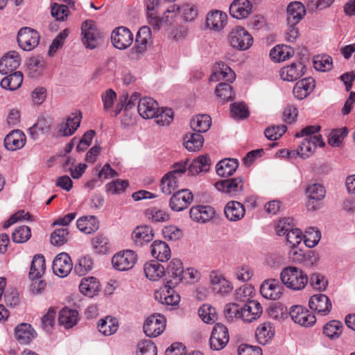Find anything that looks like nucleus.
Masks as SVG:
<instances>
[{
  "label": "nucleus",
  "mask_w": 355,
  "mask_h": 355,
  "mask_svg": "<svg viewBox=\"0 0 355 355\" xmlns=\"http://www.w3.org/2000/svg\"><path fill=\"white\" fill-rule=\"evenodd\" d=\"M263 309L256 300H250L243 305L237 303L227 304L224 309L225 318L229 322L241 319L245 322H252L259 318Z\"/></svg>",
  "instance_id": "1"
},
{
  "label": "nucleus",
  "mask_w": 355,
  "mask_h": 355,
  "mask_svg": "<svg viewBox=\"0 0 355 355\" xmlns=\"http://www.w3.org/2000/svg\"><path fill=\"white\" fill-rule=\"evenodd\" d=\"M306 15L304 6L300 1L291 2L286 9L287 31L286 38L293 42L300 35L297 25Z\"/></svg>",
  "instance_id": "2"
},
{
  "label": "nucleus",
  "mask_w": 355,
  "mask_h": 355,
  "mask_svg": "<svg viewBox=\"0 0 355 355\" xmlns=\"http://www.w3.org/2000/svg\"><path fill=\"white\" fill-rule=\"evenodd\" d=\"M282 282L293 291H301L308 284V276L302 270L295 266L284 268L280 274Z\"/></svg>",
  "instance_id": "3"
},
{
  "label": "nucleus",
  "mask_w": 355,
  "mask_h": 355,
  "mask_svg": "<svg viewBox=\"0 0 355 355\" xmlns=\"http://www.w3.org/2000/svg\"><path fill=\"white\" fill-rule=\"evenodd\" d=\"M161 0H145L146 17L148 24L157 31L159 30L164 25L168 24V15L167 14L170 12H167L166 10L162 17H159L157 12Z\"/></svg>",
  "instance_id": "4"
},
{
  "label": "nucleus",
  "mask_w": 355,
  "mask_h": 355,
  "mask_svg": "<svg viewBox=\"0 0 355 355\" xmlns=\"http://www.w3.org/2000/svg\"><path fill=\"white\" fill-rule=\"evenodd\" d=\"M229 42L230 45L238 50L248 49L253 43L252 35L243 27H235L229 33Z\"/></svg>",
  "instance_id": "5"
},
{
  "label": "nucleus",
  "mask_w": 355,
  "mask_h": 355,
  "mask_svg": "<svg viewBox=\"0 0 355 355\" xmlns=\"http://www.w3.org/2000/svg\"><path fill=\"white\" fill-rule=\"evenodd\" d=\"M40 38L37 31L29 27H23L18 31L17 40L22 50L29 51L37 46Z\"/></svg>",
  "instance_id": "6"
},
{
  "label": "nucleus",
  "mask_w": 355,
  "mask_h": 355,
  "mask_svg": "<svg viewBox=\"0 0 355 355\" xmlns=\"http://www.w3.org/2000/svg\"><path fill=\"white\" fill-rule=\"evenodd\" d=\"M289 260L295 263L303 264L305 267H312L315 265L318 257L315 252L311 250L306 252L301 248L294 246L291 248L288 253Z\"/></svg>",
  "instance_id": "7"
},
{
  "label": "nucleus",
  "mask_w": 355,
  "mask_h": 355,
  "mask_svg": "<svg viewBox=\"0 0 355 355\" xmlns=\"http://www.w3.org/2000/svg\"><path fill=\"white\" fill-rule=\"evenodd\" d=\"M143 328L148 337H157L166 328V318L159 313L151 315L146 320Z\"/></svg>",
  "instance_id": "8"
},
{
  "label": "nucleus",
  "mask_w": 355,
  "mask_h": 355,
  "mask_svg": "<svg viewBox=\"0 0 355 355\" xmlns=\"http://www.w3.org/2000/svg\"><path fill=\"white\" fill-rule=\"evenodd\" d=\"M230 340L227 328L221 323H216L209 338V345L211 349L219 351L223 349Z\"/></svg>",
  "instance_id": "9"
},
{
  "label": "nucleus",
  "mask_w": 355,
  "mask_h": 355,
  "mask_svg": "<svg viewBox=\"0 0 355 355\" xmlns=\"http://www.w3.org/2000/svg\"><path fill=\"white\" fill-rule=\"evenodd\" d=\"M289 314L295 323L304 327L313 326L316 321L315 315L300 305L291 306Z\"/></svg>",
  "instance_id": "10"
},
{
  "label": "nucleus",
  "mask_w": 355,
  "mask_h": 355,
  "mask_svg": "<svg viewBox=\"0 0 355 355\" xmlns=\"http://www.w3.org/2000/svg\"><path fill=\"white\" fill-rule=\"evenodd\" d=\"M81 30L82 41L85 47L89 49L96 48L100 34L96 23L92 20H86L82 24Z\"/></svg>",
  "instance_id": "11"
},
{
  "label": "nucleus",
  "mask_w": 355,
  "mask_h": 355,
  "mask_svg": "<svg viewBox=\"0 0 355 355\" xmlns=\"http://www.w3.org/2000/svg\"><path fill=\"white\" fill-rule=\"evenodd\" d=\"M137 260V256L132 250H125L116 254L112 259L114 268L120 271L131 269Z\"/></svg>",
  "instance_id": "12"
},
{
  "label": "nucleus",
  "mask_w": 355,
  "mask_h": 355,
  "mask_svg": "<svg viewBox=\"0 0 355 355\" xmlns=\"http://www.w3.org/2000/svg\"><path fill=\"white\" fill-rule=\"evenodd\" d=\"M133 38L134 36L131 31L124 26L115 28L111 36L113 46L120 50L128 48L132 44Z\"/></svg>",
  "instance_id": "13"
},
{
  "label": "nucleus",
  "mask_w": 355,
  "mask_h": 355,
  "mask_svg": "<svg viewBox=\"0 0 355 355\" xmlns=\"http://www.w3.org/2000/svg\"><path fill=\"white\" fill-rule=\"evenodd\" d=\"M306 193L308 197L306 208L309 211H314L320 207V202L324 198L326 191L322 185L313 184L306 188Z\"/></svg>",
  "instance_id": "14"
},
{
  "label": "nucleus",
  "mask_w": 355,
  "mask_h": 355,
  "mask_svg": "<svg viewBox=\"0 0 355 355\" xmlns=\"http://www.w3.org/2000/svg\"><path fill=\"white\" fill-rule=\"evenodd\" d=\"M215 187L220 191L235 197L241 193L243 189V179L241 177L219 180L215 183Z\"/></svg>",
  "instance_id": "15"
},
{
  "label": "nucleus",
  "mask_w": 355,
  "mask_h": 355,
  "mask_svg": "<svg viewBox=\"0 0 355 355\" xmlns=\"http://www.w3.org/2000/svg\"><path fill=\"white\" fill-rule=\"evenodd\" d=\"M193 198V194L189 190L180 189L171 196L169 207L174 211H181L190 205Z\"/></svg>",
  "instance_id": "16"
},
{
  "label": "nucleus",
  "mask_w": 355,
  "mask_h": 355,
  "mask_svg": "<svg viewBox=\"0 0 355 355\" xmlns=\"http://www.w3.org/2000/svg\"><path fill=\"white\" fill-rule=\"evenodd\" d=\"M73 268V263L69 255L66 252L58 254L53 261L52 269L55 275L64 277L69 275Z\"/></svg>",
  "instance_id": "17"
},
{
  "label": "nucleus",
  "mask_w": 355,
  "mask_h": 355,
  "mask_svg": "<svg viewBox=\"0 0 355 355\" xmlns=\"http://www.w3.org/2000/svg\"><path fill=\"white\" fill-rule=\"evenodd\" d=\"M283 290V286L275 279L266 280L260 287V293L262 296L266 299L272 300L279 299Z\"/></svg>",
  "instance_id": "18"
},
{
  "label": "nucleus",
  "mask_w": 355,
  "mask_h": 355,
  "mask_svg": "<svg viewBox=\"0 0 355 355\" xmlns=\"http://www.w3.org/2000/svg\"><path fill=\"white\" fill-rule=\"evenodd\" d=\"M311 309L317 311L322 315H327L332 308L330 299L324 294H315L311 296L309 301Z\"/></svg>",
  "instance_id": "19"
},
{
  "label": "nucleus",
  "mask_w": 355,
  "mask_h": 355,
  "mask_svg": "<svg viewBox=\"0 0 355 355\" xmlns=\"http://www.w3.org/2000/svg\"><path fill=\"white\" fill-rule=\"evenodd\" d=\"M229 10L232 17L243 19L247 18L252 12V4L250 0H234Z\"/></svg>",
  "instance_id": "20"
},
{
  "label": "nucleus",
  "mask_w": 355,
  "mask_h": 355,
  "mask_svg": "<svg viewBox=\"0 0 355 355\" xmlns=\"http://www.w3.org/2000/svg\"><path fill=\"white\" fill-rule=\"evenodd\" d=\"M165 272L168 275V281L166 284H171V286H176L184 279V268L182 261L178 259H172Z\"/></svg>",
  "instance_id": "21"
},
{
  "label": "nucleus",
  "mask_w": 355,
  "mask_h": 355,
  "mask_svg": "<svg viewBox=\"0 0 355 355\" xmlns=\"http://www.w3.org/2000/svg\"><path fill=\"white\" fill-rule=\"evenodd\" d=\"M137 110L142 118L146 119H153L159 112V105L153 98L144 97L139 99Z\"/></svg>",
  "instance_id": "22"
},
{
  "label": "nucleus",
  "mask_w": 355,
  "mask_h": 355,
  "mask_svg": "<svg viewBox=\"0 0 355 355\" xmlns=\"http://www.w3.org/2000/svg\"><path fill=\"white\" fill-rule=\"evenodd\" d=\"M151 30L148 26L141 27L136 35L135 44L132 51L137 54H142L147 50L148 45L151 42Z\"/></svg>",
  "instance_id": "23"
},
{
  "label": "nucleus",
  "mask_w": 355,
  "mask_h": 355,
  "mask_svg": "<svg viewBox=\"0 0 355 355\" xmlns=\"http://www.w3.org/2000/svg\"><path fill=\"white\" fill-rule=\"evenodd\" d=\"M21 58L16 51H11L0 60V73L3 75L15 72L19 67Z\"/></svg>",
  "instance_id": "24"
},
{
  "label": "nucleus",
  "mask_w": 355,
  "mask_h": 355,
  "mask_svg": "<svg viewBox=\"0 0 355 355\" xmlns=\"http://www.w3.org/2000/svg\"><path fill=\"white\" fill-rule=\"evenodd\" d=\"M305 66L300 62H293L291 65L282 67L279 75L282 80L293 82L304 73Z\"/></svg>",
  "instance_id": "25"
},
{
  "label": "nucleus",
  "mask_w": 355,
  "mask_h": 355,
  "mask_svg": "<svg viewBox=\"0 0 355 355\" xmlns=\"http://www.w3.org/2000/svg\"><path fill=\"white\" fill-rule=\"evenodd\" d=\"M191 218L198 223H206L214 218V209L208 205H197L191 208L189 211Z\"/></svg>",
  "instance_id": "26"
},
{
  "label": "nucleus",
  "mask_w": 355,
  "mask_h": 355,
  "mask_svg": "<svg viewBox=\"0 0 355 355\" xmlns=\"http://www.w3.org/2000/svg\"><path fill=\"white\" fill-rule=\"evenodd\" d=\"M154 237L153 228L148 225L138 226L132 234L135 245L141 247L148 243Z\"/></svg>",
  "instance_id": "27"
},
{
  "label": "nucleus",
  "mask_w": 355,
  "mask_h": 355,
  "mask_svg": "<svg viewBox=\"0 0 355 355\" xmlns=\"http://www.w3.org/2000/svg\"><path fill=\"white\" fill-rule=\"evenodd\" d=\"M26 136L19 130H15L10 132L4 139V146L8 150L20 149L25 145Z\"/></svg>",
  "instance_id": "28"
},
{
  "label": "nucleus",
  "mask_w": 355,
  "mask_h": 355,
  "mask_svg": "<svg viewBox=\"0 0 355 355\" xmlns=\"http://www.w3.org/2000/svg\"><path fill=\"white\" fill-rule=\"evenodd\" d=\"M315 87V80L311 78H306L297 82L293 87L294 96L302 100L309 96Z\"/></svg>",
  "instance_id": "29"
},
{
  "label": "nucleus",
  "mask_w": 355,
  "mask_h": 355,
  "mask_svg": "<svg viewBox=\"0 0 355 355\" xmlns=\"http://www.w3.org/2000/svg\"><path fill=\"white\" fill-rule=\"evenodd\" d=\"M15 335L17 340L20 344L28 345L36 336L37 334L31 324L21 323L15 327Z\"/></svg>",
  "instance_id": "30"
},
{
  "label": "nucleus",
  "mask_w": 355,
  "mask_h": 355,
  "mask_svg": "<svg viewBox=\"0 0 355 355\" xmlns=\"http://www.w3.org/2000/svg\"><path fill=\"white\" fill-rule=\"evenodd\" d=\"M81 118L80 112L79 114L72 113L67 116L65 121L60 124V133L64 137L72 135L79 127Z\"/></svg>",
  "instance_id": "31"
},
{
  "label": "nucleus",
  "mask_w": 355,
  "mask_h": 355,
  "mask_svg": "<svg viewBox=\"0 0 355 355\" xmlns=\"http://www.w3.org/2000/svg\"><path fill=\"white\" fill-rule=\"evenodd\" d=\"M224 212L226 218L230 221H238L245 214V209L243 204L238 201H230L225 207Z\"/></svg>",
  "instance_id": "32"
},
{
  "label": "nucleus",
  "mask_w": 355,
  "mask_h": 355,
  "mask_svg": "<svg viewBox=\"0 0 355 355\" xmlns=\"http://www.w3.org/2000/svg\"><path fill=\"white\" fill-rule=\"evenodd\" d=\"M175 286L166 284V291L162 293H155V299L160 303L168 306H176L180 300V295L173 289Z\"/></svg>",
  "instance_id": "33"
},
{
  "label": "nucleus",
  "mask_w": 355,
  "mask_h": 355,
  "mask_svg": "<svg viewBox=\"0 0 355 355\" xmlns=\"http://www.w3.org/2000/svg\"><path fill=\"white\" fill-rule=\"evenodd\" d=\"M152 256L159 261H166L171 258L169 246L162 241H155L150 246Z\"/></svg>",
  "instance_id": "34"
},
{
  "label": "nucleus",
  "mask_w": 355,
  "mask_h": 355,
  "mask_svg": "<svg viewBox=\"0 0 355 355\" xmlns=\"http://www.w3.org/2000/svg\"><path fill=\"white\" fill-rule=\"evenodd\" d=\"M227 16L225 12L219 10L211 11L208 13L206 20L207 26L214 31L223 29L226 24Z\"/></svg>",
  "instance_id": "35"
},
{
  "label": "nucleus",
  "mask_w": 355,
  "mask_h": 355,
  "mask_svg": "<svg viewBox=\"0 0 355 355\" xmlns=\"http://www.w3.org/2000/svg\"><path fill=\"white\" fill-rule=\"evenodd\" d=\"M239 166L238 160L236 159H224L220 160L216 166V171L220 177H229L232 175Z\"/></svg>",
  "instance_id": "36"
},
{
  "label": "nucleus",
  "mask_w": 355,
  "mask_h": 355,
  "mask_svg": "<svg viewBox=\"0 0 355 355\" xmlns=\"http://www.w3.org/2000/svg\"><path fill=\"white\" fill-rule=\"evenodd\" d=\"M78 316L77 311L64 307L59 312L58 322L65 329H70L77 324Z\"/></svg>",
  "instance_id": "37"
},
{
  "label": "nucleus",
  "mask_w": 355,
  "mask_h": 355,
  "mask_svg": "<svg viewBox=\"0 0 355 355\" xmlns=\"http://www.w3.org/2000/svg\"><path fill=\"white\" fill-rule=\"evenodd\" d=\"M46 262L43 255L40 254H35L32 260L29 277L32 280L40 279L45 272Z\"/></svg>",
  "instance_id": "38"
},
{
  "label": "nucleus",
  "mask_w": 355,
  "mask_h": 355,
  "mask_svg": "<svg viewBox=\"0 0 355 355\" xmlns=\"http://www.w3.org/2000/svg\"><path fill=\"white\" fill-rule=\"evenodd\" d=\"M77 227L85 234H92L99 228V222L94 216H84L78 219Z\"/></svg>",
  "instance_id": "39"
},
{
  "label": "nucleus",
  "mask_w": 355,
  "mask_h": 355,
  "mask_svg": "<svg viewBox=\"0 0 355 355\" xmlns=\"http://www.w3.org/2000/svg\"><path fill=\"white\" fill-rule=\"evenodd\" d=\"M7 75L0 83L3 89L14 91L21 87L23 82V74L21 71H17Z\"/></svg>",
  "instance_id": "40"
},
{
  "label": "nucleus",
  "mask_w": 355,
  "mask_h": 355,
  "mask_svg": "<svg viewBox=\"0 0 355 355\" xmlns=\"http://www.w3.org/2000/svg\"><path fill=\"white\" fill-rule=\"evenodd\" d=\"M144 270L146 277L152 281H156L165 274L164 267L157 261H150L144 264Z\"/></svg>",
  "instance_id": "41"
},
{
  "label": "nucleus",
  "mask_w": 355,
  "mask_h": 355,
  "mask_svg": "<svg viewBox=\"0 0 355 355\" xmlns=\"http://www.w3.org/2000/svg\"><path fill=\"white\" fill-rule=\"evenodd\" d=\"M119 327V322L116 318L106 316L101 318L98 322V331L105 336L115 334Z\"/></svg>",
  "instance_id": "42"
},
{
  "label": "nucleus",
  "mask_w": 355,
  "mask_h": 355,
  "mask_svg": "<svg viewBox=\"0 0 355 355\" xmlns=\"http://www.w3.org/2000/svg\"><path fill=\"white\" fill-rule=\"evenodd\" d=\"M99 286V282L96 278L89 277L82 279L79 289L83 295L92 297L98 293Z\"/></svg>",
  "instance_id": "43"
},
{
  "label": "nucleus",
  "mask_w": 355,
  "mask_h": 355,
  "mask_svg": "<svg viewBox=\"0 0 355 355\" xmlns=\"http://www.w3.org/2000/svg\"><path fill=\"white\" fill-rule=\"evenodd\" d=\"M211 160L207 155H200L189 164L188 173L191 175L198 174L200 172L208 171Z\"/></svg>",
  "instance_id": "44"
},
{
  "label": "nucleus",
  "mask_w": 355,
  "mask_h": 355,
  "mask_svg": "<svg viewBox=\"0 0 355 355\" xmlns=\"http://www.w3.org/2000/svg\"><path fill=\"white\" fill-rule=\"evenodd\" d=\"M45 67L44 61L40 57L31 58L27 62L28 76L37 78L42 75Z\"/></svg>",
  "instance_id": "45"
},
{
  "label": "nucleus",
  "mask_w": 355,
  "mask_h": 355,
  "mask_svg": "<svg viewBox=\"0 0 355 355\" xmlns=\"http://www.w3.org/2000/svg\"><path fill=\"white\" fill-rule=\"evenodd\" d=\"M167 12H177L178 13L181 14L184 19L187 21H193L197 17V10L194 6L189 4H184L182 6L173 4L167 9Z\"/></svg>",
  "instance_id": "46"
},
{
  "label": "nucleus",
  "mask_w": 355,
  "mask_h": 355,
  "mask_svg": "<svg viewBox=\"0 0 355 355\" xmlns=\"http://www.w3.org/2000/svg\"><path fill=\"white\" fill-rule=\"evenodd\" d=\"M190 124L193 131L199 133L205 132L211 127V119L207 114L197 115L192 118Z\"/></svg>",
  "instance_id": "47"
},
{
  "label": "nucleus",
  "mask_w": 355,
  "mask_h": 355,
  "mask_svg": "<svg viewBox=\"0 0 355 355\" xmlns=\"http://www.w3.org/2000/svg\"><path fill=\"white\" fill-rule=\"evenodd\" d=\"M214 77L218 80L224 79L226 81L232 82L235 79L236 74L225 63L220 62L218 63V67H216L215 71L211 76V80H214Z\"/></svg>",
  "instance_id": "48"
},
{
  "label": "nucleus",
  "mask_w": 355,
  "mask_h": 355,
  "mask_svg": "<svg viewBox=\"0 0 355 355\" xmlns=\"http://www.w3.org/2000/svg\"><path fill=\"white\" fill-rule=\"evenodd\" d=\"M257 342L260 345H266L274 336L272 327L269 322L261 324L256 330L255 333Z\"/></svg>",
  "instance_id": "49"
},
{
  "label": "nucleus",
  "mask_w": 355,
  "mask_h": 355,
  "mask_svg": "<svg viewBox=\"0 0 355 355\" xmlns=\"http://www.w3.org/2000/svg\"><path fill=\"white\" fill-rule=\"evenodd\" d=\"M184 145L189 151L199 150L204 143V138L199 132H192L186 135L184 139Z\"/></svg>",
  "instance_id": "50"
},
{
  "label": "nucleus",
  "mask_w": 355,
  "mask_h": 355,
  "mask_svg": "<svg viewBox=\"0 0 355 355\" xmlns=\"http://www.w3.org/2000/svg\"><path fill=\"white\" fill-rule=\"evenodd\" d=\"M160 188L164 193L171 194L178 188V176L173 175L172 173H166L161 180Z\"/></svg>",
  "instance_id": "51"
},
{
  "label": "nucleus",
  "mask_w": 355,
  "mask_h": 355,
  "mask_svg": "<svg viewBox=\"0 0 355 355\" xmlns=\"http://www.w3.org/2000/svg\"><path fill=\"white\" fill-rule=\"evenodd\" d=\"M146 217L153 223H164L169 220L170 216L165 210L150 207L145 211Z\"/></svg>",
  "instance_id": "52"
},
{
  "label": "nucleus",
  "mask_w": 355,
  "mask_h": 355,
  "mask_svg": "<svg viewBox=\"0 0 355 355\" xmlns=\"http://www.w3.org/2000/svg\"><path fill=\"white\" fill-rule=\"evenodd\" d=\"M293 53V50L288 46H276L270 50V57L272 60L281 62L289 58Z\"/></svg>",
  "instance_id": "53"
},
{
  "label": "nucleus",
  "mask_w": 355,
  "mask_h": 355,
  "mask_svg": "<svg viewBox=\"0 0 355 355\" xmlns=\"http://www.w3.org/2000/svg\"><path fill=\"white\" fill-rule=\"evenodd\" d=\"M198 315L203 322L207 324L214 323L218 318L215 308L208 304L200 307Z\"/></svg>",
  "instance_id": "54"
},
{
  "label": "nucleus",
  "mask_w": 355,
  "mask_h": 355,
  "mask_svg": "<svg viewBox=\"0 0 355 355\" xmlns=\"http://www.w3.org/2000/svg\"><path fill=\"white\" fill-rule=\"evenodd\" d=\"M343 324L338 320H331L323 327V333L331 339L337 338L342 332Z\"/></svg>",
  "instance_id": "55"
},
{
  "label": "nucleus",
  "mask_w": 355,
  "mask_h": 355,
  "mask_svg": "<svg viewBox=\"0 0 355 355\" xmlns=\"http://www.w3.org/2000/svg\"><path fill=\"white\" fill-rule=\"evenodd\" d=\"M93 267V261L90 257L84 256L80 257L75 264L74 271L79 276L85 275L90 271Z\"/></svg>",
  "instance_id": "56"
},
{
  "label": "nucleus",
  "mask_w": 355,
  "mask_h": 355,
  "mask_svg": "<svg viewBox=\"0 0 355 355\" xmlns=\"http://www.w3.org/2000/svg\"><path fill=\"white\" fill-rule=\"evenodd\" d=\"M304 244L309 248L315 247L320 241V232L314 227H309L302 236Z\"/></svg>",
  "instance_id": "57"
},
{
  "label": "nucleus",
  "mask_w": 355,
  "mask_h": 355,
  "mask_svg": "<svg viewBox=\"0 0 355 355\" xmlns=\"http://www.w3.org/2000/svg\"><path fill=\"white\" fill-rule=\"evenodd\" d=\"M173 112L170 108L159 109L155 116V121L159 125H168L173 120Z\"/></svg>",
  "instance_id": "58"
},
{
  "label": "nucleus",
  "mask_w": 355,
  "mask_h": 355,
  "mask_svg": "<svg viewBox=\"0 0 355 355\" xmlns=\"http://www.w3.org/2000/svg\"><path fill=\"white\" fill-rule=\"evenodd\" d=\"M215 92L217 96L224 101H231L234 97L232 87L228 83H219L215 89Z\"/></svg>",
  "instance_id": "59"
},
{
  "label": "nucleus",
  "mask_w": 355,
  "mask_h": 355,
  "mask_svg": "<svg viewBox=\"0 0 355 355\" xmlns=\"http://www.w3.org/2000/svg\"><path fill=\"white\" fill-rule=\"evenodd\" d=\"M31 236V228L25 225L16 228L12 234V239L13 242L17 243H22L27 241Z\"/></svg>",
  "instance_id": "60"
},
{
  "label": "nucleus",
  "mask_w": 355,
  "mask_h": 355,
  "mask_svg": "<svg viewBox=\"0 0 355 355\" xmlns=\"http://www.w3.org/2000/svg\"><path fill=\"white\" fill-rule=\"evenodd\" d=\"M69 232L67 227L56 229L51 233V243L55 246H60L64 244L68 239Z\"/></svg>",
  "instance_id": "61"
},
{
  "label": "nucleus",
  "mask_w": 355,
  "mask_h": 355,
  "mask_svg": "<svg viewBox=\"0 0 355 355\" xmlns=\"http://www.w3.org/2000/svg\"><path fill=\"white\" fill-rule=\"evenodd\" d=\"M313 65L315 69L318 71H330L333 67L332 58L327 55H318L314 58Z\"/></svg>",
  "instance_id": "62"
},
{
  "label": "nucleus",
  "mask_w": 355,
  "mask_h": 355,
  "mask_svg": "<svg viewBox=\"0 0 355 355\" xmlns=\"http://www.w3.org/2000/svg\"><path fill=\"white\" fill-rule=\"evenodd\" d=\"M230 115L236 119H245L249 116V111L243 103H234L231 105Z\"/></svg>",
  "instance_id": "63"
},
{
  "label": "nucleus",
  "mask_w": 355,
  "mask_h": 355,
  "mask_svg": "<svg viewBox=\"0 0 355 355\" xmlns=\"http://www.w3.org/2000/svg\"><path fill=\"white\" fill-rule=\"evenodd\" d=\"M137 347L139 351L137 355H157V347L151 340L141 341Z\"/></svg>",
  "instance_id": "64"
}]
</instances>
